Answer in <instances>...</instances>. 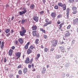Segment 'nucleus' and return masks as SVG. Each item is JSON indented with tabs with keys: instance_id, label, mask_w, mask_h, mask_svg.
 Returning <instances> with one entry per match:
<instances>
[{
	"instance_id": "f257e3e1",
	"label": "nucleus",
	"mask_w": 78,
	"mask_h": 78,
	"mask_svg": "<svg viewBox=\"0 0 78 78\" xmlns=\"http://www.w3.org/2000/svg\"><path fill=\"white\" fill-rule=\"evenodd\" d=\"M58 6H60V7H62L63 10V11H65L66 9V4H62V3L61 2H59L58 4Z\"/></svg>"
},
{
	"instance_id": "f03ea898",
	"label": "nucleus",
	"mask_w": 78,
	"mask_h": 78,
	"mask_svg": "<svg viewBox=\"0 0 78 78\" xmlns=\"http://www.w3.org/2000/svg\"><path fill=\"white\" fill-rule=\"evenodd\" d=\"M58 41L57 40L54 39L52 40L51 41V43L52 44V45L53 47H56L58 44Z\"/></svg>"
},
{
	"instance_id": "7ed1b4c3",
	"label": "nucleus",
	"mask_w": 78,
	"mask_h": 78,
	"mask_svg": "<svg viewBox=\"0 0 78 78\" xmlns=\"http://www.w3.org/2000/svg\"><path fill=\"white\" fill-rule=\"evenodd\" d=\"M21 29L22 30V31H21L20 32V36H25V33H26V30L25 29V28L23 27H22L21 28Z\"/></svg>"
},
{
	"instance_id": "20e7f679",
	"label": "nucleus",
	"mask_w": 78,
	"mask_h": 78,
	"mask_svg": "<svg viewBox=\"0 0 78 78\" xmlns=\"http://www.w3.org/2000/svg\"><path fill=\"white\" fill-rule=\"evenodd\" d=\"M49 19H48L47 18L45 19V22H46L44 25V27H45L47 26L48 25H50V24H51V21H49Z\"/></svg>"
},
{
	"instance_id": "39448f33",
	"label": "nucleus",
	"mask_w": 78,
	"mask_h": 78,
	"mask_svg": "<svg viewBox=\"0 0 78 78\" xmlns=\"http://www.w3.org/2000/svg\"><path fill=\"white\" fill-rule=\"evenodd\" d=\"M66 32H68L67 33H66L65 34V37H67L70 36V33H69V32L68 31H66Z\"/></svg>"
},
{
	"instance_id": "423d86ee",
	"label": "nucleus",
	"mask_w": 78,
	"mask_h": 78,
	"mask_svg": "<svg viewBox=\"0 0 78 78\" xmlns=\"http://www.w3.org/2000/svg\"><path fill=\"white\" fill-rule=\"evenodd\" d=\"M73 23L74 25H78V18H76L73 20Z\"/></svg>"
},
{
	"instance_id": "0eeeda50",
	"label": "nucleus",
	"mask_w": 78,
	"mask_h": 78,
	"mask_svg": "<svg viewBox=\"0 0 78 78\" xmlns=\"http://www.w3.org/2000/svg\"><path fill=\"white\" fill-rule=\"evenodd\" d=\"M51 16L52 18H55L56 16V13L55 12H52L51 13Z\"/></svg>"
},
{
	"instance_id": "6e6552de",
	"label": "nucleus",
	"mask_w": 78,
	"mask_h": 78,
	"mask_svg": "<svg viewBox=\"0 0 78 78\" xmlns=\"http://www.w3.org/2000/svg\"><path fill=\"white\" fill-rule=\"evenodd\" d=\"M27 12V11L26 10H23V11H20L19 12V15L20 16H22L24 14H25Z\"/></svg>"
},
{
	"instance_id": "1a4fd4ad",
	"label": "nucleus",
	"mask_w": 78,
	"mask_h": 78,
	"mask_svg": "<svg viewBox=\"0 0 78 78\" xmlns=\"http://www.w3.org/2000/svg\"><path fill=\"white\" fill-rule=\"evenodd\" d=\"M33 20L36 22H37L39 20V17L37 16H35L33 18Z\"/></svg>"
},
{
	"instance_id": "9d476101",
	"label": "nucleus",
	"mask_w": 78,
	"mask_h": 78,
	"mask_svg": "<svg viewBox=\"0 0 78 78\" xmlns=\"http://www.w3.org/2000/svg\"><path fill=\"white\" fill-rule=\"evenodd\" d=\"M16 56L18 57V58H20V56H21V53L20 52H16Z\"/></svg>"
},
{
	"instance_id": "9b49d317",
	"label": "nucleus",
	"mask_w": 78,
	"mask_h": 78,
	"mask_svg": "<svg viewBox=\"0 0 78 78\" xmlns=\"http://www.w3.org/2000/svg\"><path fill=\"white\" fill-rule=\"evenodd\" d=\"M30 42H28L27 44L25 45V46L24 47V48H25V49H27L28 48V46H29V45H30Z\"/></svg>"
},
{
	"instance_id": "f8f14e48",
	"label": "nucleus",
	"mask_w": 78,
	"mask_h": 78,
	"mask_svg": "<svg viewBox=\"0 0 78 78\" xmlns=\"http://www.w3.org/2000/svg\"><path fill=\"white\" fill-rule=\"evenodd\" d=\"M25 63H26V64L30 63V58L29 57L26 58V59L25 61Z\"/></svg>"
},
{
	"instance_id": "ddd939ff",
	"label": "nucleus",
	"mask_w": 78,
	"mask_h": 78,
	"mask_svg": "<svg viewBox=\"0 0 78 78\" xmlns=\"http://www.w3.org/2000/svg\"><path fill=\"white\" fill-rule=\"evenodd\" d=\"M32 29L33 31L36 30H37V26L36 25L34 26H33L32 27Z\"/></svg>"
},
{
	"instance_id": "4468645a",
	"label": "nucleus",
	"mask_w": 78,
	"mask_h": 78,
	"mask_svg": "<svg viewBox=\"0 0 78 78\" xmlns=\"http://www.w3.org/2000/svg\"><path fill=\"white\" fill-rule=\"evenodd\" d=\"M27 53L28 55H29L30 53H32V51L29 48L27 51Z\"/></svg>"
},
{
	"instance_id": "2eb2a0df",
	"label": "nucleus",
	"mask_w": 78,
	"mask_h": 78,
	"mask_svg": "<svg viewBox=\"0 0 78 78\" xmlns=\"http://www.w3.org/2000/svg\"><path fill=\"white\" fill-rule=\"evenodd\" d=\"M59 48L61 52H64V51L65 50L64 48H63L62 47H60Z\"/></svg>"
},
{
	"instance_id": "dca6fc26",
	"label": "nucleus",
	"mask_w": 78,
	"mask_h": 78,
	"mask_svg": "<svg viewBox=\"0 0 78 78\" xmlns=\"http://www.w3.org/2000/svg\"><path fill=\"white\" fill-rule=\"evenodd\" d=\"M28 71V69L27 68H24L23 70V72L24 74L27 72Z\"/></svg>"
},
{
	"instance_id": "f3484780",
	"label": "nucleus",
	"mask_w": 78,
	"mask_h": 78,
	"mask_svg": "<svg viewBox=\"0 0 78 78\" xmlns=\"http://www.w3.org/2000/svg\"><path fill=\"white\" fill-rule=\"evenodd\" d=\"M46 72V69L45 67H44L43 68V70L41 72L42 74H44Z\"/></svg>"
},
{
	"instance_id": "a211bd4d",
	"label": "nucleus",
	"mask_w": 78,
	"mask_h": 78,
	"mask_svg": "<svg viewBox=\"0 0 78 78\" xmlns=\"http://www.w3.org/2000/svg\"><path fill=\"white\" fill-rule=\"evenodd\" d=\"M30 8L32 9H34L35 8V5L34 4H31L30 6Z\"/></svg>"
},
{
	"instance_id": "6ab92c4d",
	"label": "nucleus",
	"mask_w": 78,
	"mask_h": 78,
	"mask_svg": "<svg viewBox=\"0 0 78 78\" xmlns=\"http://www.w3.org/2000/svg\"><path fill=\"white\" fill-rule=\"evenodd\" d=\"M12 49H10L9 50V54L10 56H11L12 55Z\"/></svg>"
},
{
	"instance_id": "aec40b11",
	"label": "nucleus",
	"mask_w": 78,
	"mask_h": 78,
	"mask_svg": "<svg viewBox=\"0 0 78 78\" xmlns=\"http://www.w3.org/2000/svg\"><path fill=\"white\" fill-rule=\"evenodd\" d=\"M40 30L41 31H42V32H43V33L44 34H45V33H46L45 30L43 29L42 28H40Z\"/></svg>"
},
{
	"instance_id": "412c9836",
	"label": "nucleus",
	"mask_w": 78,
	"mask_h": 78,
	"mask_svg": "<svg viewBox=\"0 0 78 78\" xmlns=\"http://www.w3.org/2000/svg\"><path fill=\"white\" fill-rule=\"evenodd\" d=\"M4 44H5L4 42L2 41L1 43V47L2 49H3V47H4Z\"/></svg>"
},
{
	"instance_id": "4be33fe9",
	"label": "nucleus",
	"mask_w": 78,
	"mask_h": 78,
	"mask_svg": "<svg viewBox=\"0 0 78 78\" xmlns=\"http://www.w3.org/2000/svg\"><path fill=\"white\" fill-rule=\"evenodd\" d=\"M40 56L41 55H40V54H38L36 56V57L35 58L36 59L38 60V59L40 58Z\"/></svg>"
},
{
	"instance_id": "5701e85b",
	"label": "nucleus",
	"mask_w": 78,
	"mask_h": 78,
	"mask_svg": "<svg viewBox=\"0 0 78 78\" xmlns=\"http://www.w3.org/2000/svg\"><path fill=\"white\" fill-rule=\"evenodd\" d=\"M18 41L20 43V44H22L23 43V39L20 38L18 39Z\"/></svg>"
},
{
	"instance_id": "b1692460",
	"label": "nucleus",
	"mask_w": 78,
	"mask_h": 78,
	"mask_svg": "<svg viewBox=\"0 0 78 78\" xmlns=\"http://www.w3.org/2000/svg\"><path fill=\"white\" fill-rule=\"evenodd\" d=\"M72 9L74 11H75L77 9V8L75 6H73L72 7Z\"/></svg>"
},
{
	"instance_id": "393cba45",
	"label": "nucleus",
	"mask_w": 78,
	"mask_h": 78,
	"mask_svg": "<svg viewBox=\"0 0 78 78\" xmlns=\"http://www.w3.org/2000/svg\"><path fill=\"white\" fill-rule=\"evenodd\" d=\"M25 22H27V20H22L21 21V24H24Z\"/></svg>"
},
{
	"instance_id": "a878e982",
	"label": "nucleus",
	"mask_w": 78,
	"mask_h": 78,
	"mask_svg": "<svg viewBox=\"0 0 78 78\" xmlns=\"http://www.w3.org/2000/svg\"><path fill=\"white\" fill-rule=\"evenodd\" d=\"M10 31V30L8 29H6V30L5 31V33L7 34V33H8Z\"/></svg>"
},
{
	"instance_id": "bb28decb",
	"label": "nucleus",
	"mask_w": 78,
	"mask_h": 78,
	"mask_svg": "<svg viewBox=\"0 0 78 78\" xmlns=\"http://www.w3.org/2000/svg\"><path fill=\"white\" fill-rule=\"evenodd\" d=\"M39 40L38 39H37L35 41V44H39Z\"/></svg>"
},
{
	"instance_id": "cd10ccee",
	"label": "nucleus",
	"mask_w": 78,
	"mask_h": 78,
	"mask_svg": "<svg viewBox=\"0 0 78 78\" xmlns=\"http://www.w3.org/2000/svg\"><path fill=\"white\" fill-rule=\"evenodd\" d=\"M62 25H64V23H61L60 25H59V30H61V28H62Z\"/></svg>"
},
{
	"instance_id": "c85d7f7f",
	"label": "nucleus",
	"mask_w": 78,
	"mask_h": 78,
	"mask_svg": "<svg viewBox=\"0 0 78 78\" xmlns=\"http://www.w3.org/2000/svg\"><path fill=\"white\" fill-rule=\"evenodd\" d=\"M33 36H35L36 35V31H33L32 32Z\"/></svg>"
},
{
	"instance_id": "c756f323",
	"label": "nucleus",
	"mask_w": 78,
	"mask_h": 78,
	"mask_svg": "<svg viewBox=\"0 0 78 78\" xmlns=\"http://www.w3.org/2000/svg\"><path fill=\"white\" fill-rule=\"evenodd\" d=\"M18 73L19 75H22V71L21 70H19L18 71Z\"/></svg>"
},
{
	"instance_id": "7c9ffc66",
	"label": "nucleus",
	"mask_w": 78,
	"mask_h": 78,
	"mask_svg": "<svg viewBox=\"0 0 78 78\" xmlns=\"http://www.w3.org/2000/svg\"><path fill=\"white\" fill-rule=\"evenodd\" d=\"M34 60V59L33 58H32L30 60V64H32V62H33V61Z\"/></svg>"
},
{
	"instance_id": "2f4dec72",
	"label": "nucleus",
	"mask_w": 78,
	"mask_h": 78,
	"mask_svg": "<svg viewBox=\"0 0 78 78\" xmlns=\"http://www.w3.org/2000/svg\"><path fill=\"white\" fill-rule=\"evenodd\" d=\"M44 52H47V51H48V49L47 48H44Z\"/></svg>"
},
{
	"instance_id": "473e14b6",
	"label": "nucleus",
	"mask_w": 78,
	"mask_h": 78,
	"mask_svg": "<svg viewBox=\"0 0 78 78\" xmlns=\"http://www.w3.org/2000/svg\"><path fill=\"white\" fill-rule=\"evenodd\" d=\"M66 16H67V18H69V11H68L66 13Z\"/></svg>"
},
{
	"instance_id": "72a5a7b5",
	"label": "nucleus",
	"mask_w": 78,
	"mask_h": 78,
	"mask_svg": "<svg viewBox=\"0 0 78 78\" xmlns=\"http://www.w3.org/2000/svg\"><path fill=\"white\" fill-rule=\"evenodd\" d=\"M29 48H30V49H32V50H33V48H35V47H33V45H31L30 47Z\"/></svg>"
},
{
	"instance_id": "f704fd0d",
	"label": "nucleus",
	"mask_w": 78,
	"mask_h": 78,
	"mask_svg": "<svg viewBox=\"0 0 78 78\" xmlns=\"http://www.w3.org/2000/svg\"><path fill=\"white\" fill-rule=\"evenodd\" d=\"M77 13V10H74V11L73 12V14H75Z\"/></svg>"
},
{
	"instance_id": "c9c22d12",
	"label": "nucleus",
	"mask_w": 78,
	"mask_h": 78,
	"mask_svg": "<svg viewBox=\"0 0 78 78\" xmlns=\"http://www.w3.org/2000/svg\"><path fill=\"white\" fill-rule=\"evenodd\" d=\"M71 27V25H69L67 26V29L68 30H69L70 28Z\"/></svg>"
},
{
	"instance_id": "e433bc0d",
	"label": "nucleus",
	"mask_w": 78,
	"mask_h": 78,
	"mask_svg": "<svg viewBox=\"0 0 78 78\" xmlns=\"http://www.w3.org/2000/svg\"><path fill=\"white\" fill-rule=\"evenodd\" d=\"M54 8L55 9H58V5H55L54 7Z\"/></svg>"
},
{
	"instance_id": "4c0bfd02",
	"label": "nucleus",
	"mask_w": 78,
	"mask_h": 78,
	"mask_svg": "<svg viewBox=\"0 0 78 78\" xmlns=\"http://www.w3.org/2000/svg\"><path fill=\"white\" fill-rule=\"evenodd\" d=\"M44 13V11H42L40 12V14L41 15H42Z\"/></svg>"
},
{
	"instance_id": "58836bf2",
	"label": "nucleus",
	"mask_w": 78,
	"mask_h": 78,
	"mask_svg": "<svg viewBox=\"0 0 78 78\" xmlns=\"http://www.w3.org/2000/svg\"><path fill=\"white\" fill-rule=\"evenodd\" d=\"M68 2L69 3H72V2H74L75 0H68Z\"/></svg>"
},
{
	"instance_id": "ea45409f",
	"label": "nucleus",
	"mask_w": 78,
	"mask_h": 78,
	"mask_svg": "<svg viewBox=\"0 0 78 78\" xmlns=\"http://www.w3.org/2000/svg\"><path fill=\"white\" fill-rule=\"evenodd\" d=\"M59 58V55H57L55 57L56 59H58Z\"/></svg>"
},
{
	"instance_id": "a19ab883",
	"label": "nucleus",
	"mask_w": 78,
	"mask_h": 78,
	"mask_svg": "<svg viewBox=\"0 0 78 78\" xmlns=\"http://www.w3.org/2000/svg\"><path fill=\"white\" fill-rule=\"evenodd\" d=\"M15 43L16 45H17L18 44V43H19V42H18V41L16 40L15 41Z\"/></svg>"
},
{
	"instance_id": "79ce46f5",
	"label": "nucleus",
	"mask_w": 78,
	"mask_h": 78,
	"mask_svg": "<svg viewBox=\"0 0 78 78\" xmlns=\"http://www.w3.org/2000/svg\"><path fill=\"white\" fill-rule=\"evenodd\" d=\"M10 34H11L10 33H9L6 35V36H7V37H9V36H10Z\"/></svg>"
},
{
	"instance_id": "37998d69",
	"label": "nucleus",
	"mask_w": 78,
	"mask_h": 78,
	"mask_svg": "<svg viewBox=\"0 0 78 78\" xmlns=\"http://www.w3.org/2000/svg\"><path fill=\"white\" fill-rule=\"evenodd\" d=\"M44 39H47V35H44Z\"/></svg>"
},
{
	"instance_id": "c03bdc74",
	"label": "nucleus",
	"mask_w": 78,
	"mask_h": 78,
	"mask_svg": "<svg viewBox=\"0 0 78 78\" xmlns=\"http://www.w3.org/2000/svg\"><path fill=\"white\" fill-rule=\"evenodd\" d=\"M42 2L44 4L45 3V2H46V0H42Z\"/></svg>"
},
{
	"instance_id": "a18cd8bd",
	"label": "nucleus",
	"mask_w": 78,
	"mask_h": 78,
	"mask_svg": "<svg viewBox=\"0 0 78 78\" xmlns=\"http://www.w3.org/2000/svg\"><path fill=\"white\" fill-rule=\"evenodd\" d=\"M7 61V60H6V57H5L4 59V62H6V61Z\"/></svg>"
},
{
	"instance_id": "49530a36",
	"label": "nucleus",
	"mask_w": 78,
	"mask_h": 78,
	"mask_svg": "<svg viewBox=\"0 0 78 78\" xmlns=\"http://www.w3.org/2000/svg\"><path fill=\"white\" fill-rule=\"evenodd\" d=\"M62 78H64L65 77V74L63 73L62 74Z\"/></svg>"
},
{
	"instance_id": "de8ad7c7",
	"label": "nucleus",
	"mask_w": 78,
	"mask_h": 78,
	"mask_svg": "<svg viewBox=\"0 0 78 78\" xmlns=\"http://www.w3.org/2000/svg\"><path fill=\"white\" fill-rule=\"evenodd\" d=\"M22 67V65H19L18 66V69H20Z\"/></svg>"
},
{
	"instance_id": "09e8293b",
	"label": "nucleus",
	"mask_w": 78,
	"mask_h": 78,
	"mask_svg": "<svg viewBox=\"0 0 78 78\" xmlns=\"http://www.w3.org/2000/svg\"><path fill=\"white\" fill-rule=\"evenodd\" d=\"M14 33V30L13 29H12L11 30V34H13V33Z\"/></svg>"
},
{
	"instance_id": "8fccbe9b",
	"label": "nucleus",
	"mask_w": 78,
	"mask_h": 78,
	"mask_svg": "<svg viewBox=\"0 0 78 78\" xmlns=\"http://www.w3.org/2000/svg\"><path fill=\"white\" fill-rule=\"evenodd\" d=\"M23 10H24V11H26V12L27 11V10H26V9L25 7H24V8H23Z\"/></svg>"
},
{
	"instance_id": "3c124183",
	"label": "nucleus",
	"mask_w": 78,
	"mask_h": 78,
	"mask_svg": "<svg viewBox=\"0 0 78 78\" xmlns=\"http://www.w3.org/2000/svg\"><path fill=\"white\" fill-rule=\"evenodd\" d=\"M54 50H55V48H51V49H50V51H54Z\"/></svg>"
},
{
	"instance_id": "603ef678",
	"label": "nucleus",
	"mask_w": 78,
	"mask_h": 78,
	"mask_svg": "<svg viewBox=\"0 0 78 78\" xmlns=\"http://www.w3.org/2000/svg\"><path fill=\"white\" fill-rule=\"evenodd\" d=\"M36 36L37 37H39L40 36H39V34H36Z\"/></svg>"
},
{
	"instance_id": "864d4df0",
	"label": "nucleus",
	"mask_w": 78,
	"mask_h": 78,
	"mask_svg": "<svg viewBox=\"0 0 78 78\" xmlns=\"http://www.w3.org/2000/svg\"><path fill=\"white\" fill-rule=\"evenodd\" d=\"M11 48L12 49V50H14V48H15V47L14 46H12L11 47Z\"/></svg>"
},
{
	"instance_id": "5fc2aeb1",
	"label": "nucleus",
	"mask_w": 78,
	"mask_h": 78,
	"mask_svg": "<svg viewBox=\"0 0 78 78\" xmlns=\"http://www.w3.org/2000/svg\"><path fill=\"white\" fill-rule=\"evenodd\" d=\"M28 67L29 68H31V65H28Z\"/></svg>"
},
{
	"instance_id": "6e6d98bb",
	"label": "nucleus",
	"mask_w": 78,
	"mask_h": 78,
	"mask_svg": "<svg viewBox=\"0 0 78 78\" xmlns=\"http://www.w3.org/2000/svg\"><path fill=\"white\" fill-rule=\"evenodd\" d=\"M57 23L58 24H60V23H61V22H60L59 21H57Z\"/></svg>"
},
{
	"instance_id": "4d7b16f0",
	"label": "nucleus",
	"mask_w": 78,
	"mask_h": 78,
	"mask_svg": "<svg viewBox=\"0 0 78 78\" xmlns=\"http://www.w3.org/2000/svg\"><path fill=\"white\" fill-rule=\"evenodd\" d=\"M64 44V41H62V42L60 44H61V45H62V44Z\"/></svg>"
},
{
	"instance_id": "13d9d810",
	"label": "nucleus",
	"mask_w": 78,
	"mask_h": 78,
	"mask_svg": "<svg viewBox=\"0 0 78 78\" xmlns=\"http://www.w3.org/2000/svg\"><path fill=\"white\" fill-rule=\"evenodd\" d=\"M32 72H35L36 71V69H33L32 70Z\"/></svg>"
},
{
	"instance_id": "bf43d9fd",
	"label": "nucleus",
	"mask_w": 78,
	"mask_h": 78,
	"mask_svg": "<svg viewBox=\"0 0 78 78\" xmlns=\"http://www.w3.org/2000/svg\"><path fill=\"white\" fill-rule=\"evenodd\" d=\"M9 5H6V8H8V7H9Z\"/></svg>"
},
{
	"instance_id": "052dcab7",
	"label": "nucleus",
	"mask_w": 78,
	"mask_h": 78,
	"mask_svg": "<svg viewBox=\"0 0 78 78\" xmlns=\"http://www.w3.org/2000/svg\"><path fill=\"white\" fill-rule=\"evenodd\" d=\"M14 16H12V18H11V20H14Z\"/></svg>"
},
{
	"instance_id": "680f3d73",
	"label": "nucleus",
	"mask_w": 78,
	"mask_h": 78,
	"mask_svg": "<svg viewBox=\"0 0 78 78\" xmlns=\"http://www.w3.org/2000/svg\"><path fill=\"white\" fill-rule=\"evenodd\" d=\"M49 65H48L47 66V69H48V67H49Z\"/></svg>"
},
{
	"instance_id": "e2e57ef3",
	"label": "nucleus",
	"mask_w": 78,
	"mask_h": 78,
	"mask_svg": "<svg viewBox=\"0 0 78 78\" xmlns=\"http://www.w3.org/2000/svg\"><path fill=\"white\" fill-rule=\"evenodd\" d=\"M16 78H19V75H17L16 76Z\"/></svg>"
},
{
	"instance_id": "0e129e2a",
	"label": "nucleus",
	"mask_w": 78,
	"mask_h": 78,
	"mask_svg": "<svg viewBox=\"0 0 78 78\" xmlns=\"http://www.w3.org/2000/svg\"><path fill=\"white\" fill-rule=\"evenodd\" d=\"M23 59H24V58H25V55H23Z\"/></svg>"
},
{
	"instance_id": "69168bd1",
	"label": "nucleus",
	"mask_w": 78,
	"mask_h": 78,
	"mask_svg": "<svg viewBox=\"0 0 78 78\" xmlns=\"http://www.w3.org/2000/svg\"><path fill=\"white\" fill-rule=\"evenodd\" d=\"M41 48L42 49L44 48V47L42 46V45H41Z\"/></svg>"
},
{
	"instance_id": "338daca9",
	"label": "nucleus",
	"mask_w": 78,
	"mask_h": 78,
	"mask_svg": "<svg viewBox=\"0 0 78 78\" xmlns=\"http://www.w3.org/2000/svg\"><path fill=\"white\" fill-rule=\"evenodd\" d=\"M67 12H68V11H69V8H68L67 9Z\"/></svg>"
},
{
	"instance_id": "774afa93",
	"label": "nucleus",
	"mask_w": 78,
	"mask_h": 78,
	"mask_svg": "<svg viewBox=\"0 0 78 78\" xmlns=\"http://www.w3.org/2000/svg\"><path fill=\"white\" fill-rule=\"evenodd\" d=\"M66 76H69V74H66Z\"/></svg>"
}]
</instances>
